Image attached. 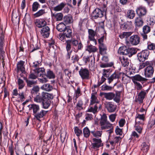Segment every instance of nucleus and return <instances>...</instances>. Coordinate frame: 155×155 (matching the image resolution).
Returning <instances> with one entry per match:
<instances>
[{
	"mask_svg": "<svg viewBox=\"0 0 155 155\" xmlns=\"http://www.w3.org/2000/svg\"><path fill=\"white\" fill-rule=\"evenodd\" d=\"M52 94L42 92L41 95H37L34 99V101L36 102H42L43 107L45 109L48 108L51 104L50 99L53 98Z\"/></svg>",
	"mask_w": 155,
	"mask_h": 155,
	"instance_id": "f257e3e1",
	"label": "nucleus"
},
{
	"mask_svg": "<svg viewBox=\"0 0 155 155\" xmlns=\"http://www.w3.org/2000/svg\"><path fill=\"white\" fill-rule=\"evenodd\" d=\"M91 95V102L88 112H92L94 114L97 112V107L96 105H94L95 103H98L99 101L96 97V93H92Z\"/></svg>",
	"mask_w": 155,
	"mask_h": 155,
	"instance_id": "f03ea898",
	"label": "nucleus"
},
{
	"mask_svg": "<svg viewBox=\"0 0 155 155\" xmlns=\"http://www.w3.org/2000/svg\"><path fill=\"white\" fill-rule=\"evenodd\" d=\"M65 28L63 32L60 33L58 35L59 39L63 42L66 41L65 37L70 38L72 37V30L70 26H67Z\"/></svg>",
	"mask_w": 155,
	"mask_h": 155,
	"instance_id": "7ed1b4c3",
	"label": "nucleus"
},
{
	"mask_svg": "<svg viewBox=\"0 0 155 155\" xmlns=\"http://www.w3.org/2000/svg\"><path fill=\"white\" fill-rule=\"evenodd\" d=\"M118 52L120 54L125 55H128L131 57L136 54V51L134 48H127L126 46H123L119 48Z\"/></svg>",
	"mask_w": 155,
	"mask_h": 155,
	"instance_id": "20e7f679",
	"label": "nucleus"
},
{
	"mask_svg": "<svg viewBox=\"0 0 155 155\" xmlns=\"http://www.w3.org/2000/svg\"><path fill=\"white\" fill-rule=\"evenodd\" d=\"M100 124L102 130L111 128L112 125V124L107 121V117L105 114H103L101 116Z\"/></svg>",
	"mask_w": 155,
	"mask_h": 155,
	"instance_id": "39448f33",
	"label": "nucleus"
},
{
	"mask_svg": "<svg viewBox=\"0 0 155 155\" xmlns=\"http://www.w3.org/2000/svg\"><path fill=\"white\" fill-rule=\"evenodd\" d=\"M71 46L74 49V51L75 52H78L79 50L83 48V45L81 43H79L78 40L74 38H72L71 40Z\"/></svg>",
	"mask_w": 155,
	"mask_h": 155,
	"instance_id": "423d86ee",
	"label": "nucleus"
},
{
	"mask_svg": "<svg viewBox=\"0 0 155 155\" xmlns=\"http://www.w3.org/2000/svg\"><path fill=\"white\" fill-rule=\"evenodd\" d=\"M149 53V51L147 50L142 51L137 54L138 59L140 61H144L147 59Z\"/></svg>",
	"mask_w": 155,
	"mask_h": 155,
	"instance_id": "0eeeda50",
	"label": "nucleus"
},
{
	"mask_svg": "<svg viewBox=\"0 0 155 155\" xmlns=\"http://www.w3.org/2000/svg\"><path fill=\"white\" fill-rule=\"evenodd\" d=\"M105 107L109 112L112 113L115 111L116 109L117 105L114 103L110 102H106L105 104Z\"/></svg>",
	"mask_w": 155,
	"mask_h": 155,
	"instance_id": "6e6552de",
	"label": "nucleus"
},
{
	"mask_svg": "<svg viewBox=\"0 0 155 155\" xmlns=\"http://www.w3.org/2000/svg\"><path fill=\"white\" fill-rule=\"evenodd\" d=\"M154 72L153 67L151 66H149L144 69V75L146 78H151L153 76Z\"/></svg>",
	"mask_w": 155,
	"mask_h": 155,
	"instance_id": "1a4fd4ad",
	"label": "nucleus"
},
{
	"mask_svg": "<svg viewBox=\"0 0 155 155\" xmlns=\"http://www.w3.org/2000/svg\"><path fill=\"white\" fill-rule=\"evenodd\" d=\"M104 12H102L98 8H96L91 14V17L93 18L96 19L97 18H101L103 16Z\"/></svg>",
	"mask_w": 155,
	"mask_h": 155,
	"instance_id": "9d476101",
	"label": "nucleus"
},
{
	"mask_svg": "<svg viewBox=\"0 0 155 155\" xmlns=\"http://www.w3.org/2000/svg\"><path fill=\"white\" fill-rule=\"evenodd\" d=\"M40 33L42 37L44 38H47L49 36L50 34V29L48 26L42 28L41 29Z\"/></svg>",
	"mask_w": 155,
	"mask_h": 155,
	"instance_id": "9b49d317",
	"label": "nucleus"
},
{
	"mask_svg": "<svg viewBox=\"0 0 155 155\" xmlns=\"http://www.w3.org/2000/svg\"><path fill=\"white\" fill-rule=\"evenodd\" d=\"M93 143L92 144V147L94 149L102 147L103 144L101 139H97L95 138L93 139Z\"/></svg>",
	"mask_w": 155,
	"mask_h": 155,
	"instance_id": "f8f14e48",
	"label": "nucleus"
},
{
	"mask_svg": "<svg viewBox=\"0 0 155 155\" xmlns=\"http://www.w3.org/2000/svg\"><path fill=\"white\" fill-rule=\"evenodd\" d=\"M148 90H142L139 93L138 95V97L137 99V101L139 102L140 103H141L143 102V99L146 94L148 93Z\"/></svg>",
	"mask_w": 155,
	"mask_h": 155,
	"instance_id": "ddd939ff",
	"label": "nucleus"
},
{
	"mask_svg": "<svg viewBox=\"0 0 155 155\" xmlns=\"http://www.w3.org/2000/svg\"><path fill=\"white\" fill-rule=\"evenodd\" d=\"M136 12L137 14L140 17L146 15L147 11L145 7L141 6L136 9Z\"/></svg>",
	"mask_w": 155,
	"mask_h": 155,
	"instance_id": "4468645a",
	"label": "nucleus"
},
{
	"mask_svg": "<svg viewBox=\"0 0 155 155\" xmlns=\"http://www.w3.org/2000/svg\"><path fill=\"white\" fill-rule=\"evenodd\" d=\"M144 118L145 114H137L135 118V124L142 125L143 124V121Z\"/></svg>",
	"mask_w": 155,
	"mask_h": 155,
	"instance_id": "2eb2a0df",
	"label": "nucleus"
},
{
	"mask_svg": "<svg viewBox=\"0 0 155 155\" xmlns=\"http://www.w3.org/2000/svg\"><path fill=\"white\" fill-rule=\"evenodd\" d=\"M89 38L90 41L92 42V44L96 45L97 42L96 39L94 38V36L96 34V32L92 29H89Z\"/></svg>",
	"mask_w": 155,
	"mask_h": 155,
	"instance_id": "dca6fc26",
	"label": "nucleus"
},
{
	"mask_svg": "<svg viewBox=\"0 0 155 155\" xmlns=\"http://www.w3.org/2000/svg\"><path fill=\"white\" fill-rule=\"evenodd\" d=\"M35 24L37 27L41 28L47 26V22L44 19L40 18L36 20Z\"/></svg>",
	"mask_w": 155,
	"mask_h": 155,
	"instance_id": "f3484780",
	"label": "nucleus"
},
{
	"mask_svg": "<svg viewBox=\"0 0 155 155\" xmlns=\"http://www.w3.org/2000/svg\"><path fill=\"white\" fill-rule=\"evenodd\" d=\"M129 41L131 44L136 45L139 43L140 38L137 35H132L130 37Z\"/></svg>",
	"mask_w": 155,
	"mask_h": 155,
	"instance_id": "a211bd4d",
	"label": "nucleus"
},
{
	"mask_svg": "<svg viewBox=\"0 0 155 155\" xmlns=\"http://www.w3.org/2000/svg\"><path fill=\"white\" fill-rule=\"evenodd\" d=\"M40 90V87L38 85H34L33 86L32 89L31 90V93L32 97H36L37 95L40 94L38 93Z\"/></svg>",
	"mask_w": 155,
	"mask_h": 155,
	"instance_id": "6ab92c4d",
	"label": "nucleus"
},
{
	"mask_svg": "<svg viewBox=\"0 0 155 155\" xmlns=\"http://www.w3.org/2000/svg\"><path fill=\"white\" fill-rule=\"evenodd\" d=\"M28 107H29V111L33 110L34 115L37 113L40 110L39 106L34 104H30L28 106Z\"/></svg>",
	"mask_w": 155,
	"mask_h": 155,
	"instance_id": "aec40b11",
	"label": "nucleus"
},
{
	"mask_svg": "<svg viewBox=\"0 0 155 155\" xmlns=\"http://www.w3.org/2000/svg\"><path fill=\"white\" fill-rule=\"evenodd\" d=\"M119 59L122 66L124 67H127L128 66L130 60L126 56L120 57Z\"/></svg>",
	"mask_w": 155,
	"mask_h": 155,
	"instance_id": "412c9836",
	"label": "nucleus"
},
{
	"mask_svg": "<svg viewBox=\"0 0 155 155\" xmlns=\"http://www.w3.org/2000/svg\"><path fill=\"white\" fill-rule=\"evenodd\" d=\"M131 79L133 82L134 83V82L146 81L147 79L144 78L142 77L139 74H137L134 76L131 77Z\"/></svg>",
	"mask_w": 155,
	"mask_h": 155,
	"instance_id": "4be33fe9",
	"label": "nucleus"
},
{
	"mask_svg": "<svg viewBox=\"0 0 155 155\" xmlns=\"http://www.w3.org/2000/svg\"><path fill=\"white\" fill-rule=\"evenodd\" d=\"M48 111H46L44 110H42L40 112L37 113L36 114H34V117L37 120L41 121L40 118H42L45 115Z\"/></svg>",
	"mask_w": 155,
	"mask_h": 155,
	"instance_id": "5701e85b",
	"label": "nucleus"
},
{
	"mask_svg": "<svg viewBox=\"0 0 155 155\" xmlns=\"http://www.w3.org/2000/svg\"><path fill=\"white\" fill-rule=\"evenodd\" d=\"M5 33L2 27H0V48L3 47L4 46Z\"/></svg>",
	"mask_w": 155,
	"mask_h": 155,
	"instance_id": "b1692460",
	"label": "nucleus"
},
{
	"mask_svg": "<svg viewBox=\"0 0 155 155\" xmlns=\"http://www.w3.org/2000/svg\"><path fill=\"white\" fill-rule=\"evenodd\" d=\"M79 72L80 75L83 80L87 79V68H81Z\"/></svg>",
	"mask_w": 155,
	"mask_h": 155,
	"instance_id": "393cba45",
	"label": "nucleus"
},
{
	"mask_svg": "<svg viewBox=\"0 0 155 155\" xmlns=\"http://www.w3.org/2000/svg\"><path fill=\"white\" fill-rule=\"evenodd\" d=\"M34 71L37 73L38 74L40 75V76L44 77L45 75V69L44 68H36L33 70Z\"/></svg>",
	"mask_w": 155,
	"mask_h": 155,
	"instance_id": "a878e982",
	"label": "nucleus"
},
{
	"mask_svg": "<svg viewBox=\"0 0 155 155\" xmlns=\"http://www.w3.org/2000/svg\"><path fill=\"white\" fill-rule=\"evenodd\" d=\"M149 146L145 143H143L141 145V152L143 153V155H145L149 149Z\"/></svg>",
	"mask_w": 155,
	"mask_h": 155,
	"instance_id": "bb28decb",
	"label": "nucleus"
},
{
	"mask_svg": "<svg viewBox=\"0 0 155 155\" xmlns=\"http://www.w3.org/2000/svg\"><path fill=\"white\" fill-rule=\"evenodd\" d=\"M72 20V17L70 14H68L65 16L63 18V21L66 24H68L71 23Z\"/></svg>",
	"mask_w": 155,
	"mask_h": 155,
	"instance_id": "cd10ccee",
	"label": "nucleus"
},
{
	"mask_svg": "<svg viewBox=\"0 0 155 155\" xmlns=\"http://www.w3.org/2000/svg\"><path fill=\"white\" fill-rule=\"evenodd\" d=\"M24 80H25L27 83V86L29 87H33L34 85L37 84V81L28 80L27 78H24Z\"/></svg>",
	"mask_w": 155,
	"mask_h": 155,
	"instance_id": "c85d7f7f",
	"label": "nucleus"
},
{
	"mask_svg": "<svg viewBox=\"0 0 155 155\" xmlns=\"http://www.w3.org/2000/svg\"><path fill=\"white\" fill-rule=\"evenodd\" d=\"M44 77H46L47 78L49 79H54L55 77V76L53 71L50 69H48L47 71V73H45V75Z\"/></svg>",
	"mask_w": 155,
	"mask_h": 155,
	"instance_id": "c756f323",
	"label": "nucleus"
},
{
	"mask_svg": "<svg viewBox=\"0 0 155 155\" xmlns=\"http://www.w3.org/2000/svg\"><path fill=\"white\" fill-rule=\"evenodd\" d=\"M104 97L106 99L111 100L115 97V94L112 92L103 93Z\"/></svg>",
	"mask_w": 155,
	"mask_h": 155,
	"instance_id": "7c9ffc66",
	"label": "nucleus"
},
{
	"mask_svg": "<svg viewBox=\"0 0 155 155\" xmlns=\"http://www.w3.org/2000/svg\"><path fill=\"white\" fill-rule=\"evenodd\" d=\"M53 88L52 86L50 85V84H44L41 86V88L46 91H49L52 90Z\"/></svg>",
	"mask_w": 155,
	"mask_h": 155,
	"instance_id": "2f4dec72",
	"label": "nucleus"
},
{
	"mask_svg": "<svg viewBox=\"0 0 155 155\" xmlns=\"http://www.w3.org/2000/svg\"><path fill=\"white\" fill-rule=\"evenodd\" d=\"M119 76L117 73L116 72L114 73L111 76L108 78V82L109 84H110L114 79L119 78Z\"/></svg>",
	"mask_w": 155,
	"mask_h": 155,
	"instance_id": "473e14b6",
	"label": "nucleus"
},
{
	"mask_svg": "<svg viewBox=\"0 0 155 155\" xmlns=\"http://www.w3.org/2000/svg\"><path fill=\"white\" fill-rule=\"evenodd\" d=\"M25 61L22 60H20L18 62L17 64V72H18L19 71L21 70L23 68L25 69V67L24 65L25 64Z\"/></svg>",
	"mask_w": 155,
	"mask_h": 155,
	"instance_id": "72a5a7b5",
	"label": "nucleus"
},
{
	"mask_svg": "<svg viewBox=\"0 0 155 155\" xmlns=\"http://www.w3.org/2000/svg\"><path fill=\"white\" fill-rule=\"evenodd\" d=\"M30 47L29 51L30 52H33L40 48V47L38 46V43L35 45L33 44H31Z\"/></svg>",
	"mask_w": 155,
	"mask_h": 155,
	"instance_id": "f704fd0d",
	"label": "nucleus"
},
{
	"mask_svg": "<svg viewBox=\"0 0 155 155\" xmlns=\"http://www.w3.org/2000/svg\"><path fill=\"white\" fill-rule=\"evenodd\" d=\"M66 27L65 24L61 22L58 25L56 26V28L60 32H63Z\"/></svg>",
	"mask_w": 155,
	"mask_h": 155,
	"instance_id": "c9c22d12",
	"label": "nucleus"
},
{
	"mask_svg": "<svg viewBox=\"0 0 155 155\" xmlns=\"http://www.w3.org/2000/svg\"><path fill=\"white\" fill-rule=\"evenodd\" d=\"M143 21L142 19L140 17H137L135 20V24L137 27H140L143 25Z\"/></svg>",
	"mask_w": 155,
	"mask_h": 155,
	"instance_id": "e433bc0d",
	"label": "nucleus"
},
{
	"mask_svg": "<svg viewBox=\"0 0 155 155\" xmlns=\"http://www.w3.org/2000/svg\"><path fill=\"white\" fill-rule=\"evenodd\" d=\"M66 4L64 2H62L54 8L53 10L55 11H61L64 7Z\"/></svg>",
	"mask_w": 155,
	"mask_h": 155,
	"instance_id": "4c0bfd02",
	"label": "nucleus"
},
{
	"mask_svg": "<svg viewBox=\"0 0 155 155\" xmlns=\"http://www.w3.org/2000/svg\"><path fill=\"white\" fill-rule=\"evenodd\" d=\"M100 51L101 54H104L106 53L107 50L106 47L104 44L99 45Z\"/></svg>",
	"mask_w": 155,
	"mask_h": 155,
	"instance_id": "58836bf2",
	"label": "nucleus"
},
{
	"mask_svg": "<svg viewBox=\"0 0 155 155\" xmlns=\"http://www.w3.org/2000/svg\"><path fill=\"white\" fill-rule=\"evenodd\" d=\"M135 14L134 11L132 10H129L127 14V17L130 19H133L135 17Z\"/></svg>",
	"mask_w": 155,
	"mask_h": 155,
	"instance_id": "ea45409f",
	"label": "nucleus"
},
{
	"mask_svg": "<svg viewBox=\"0 0 155 155\" xmlns=\"http://www.w3.org/2000/svg\"><path fill=\"white\" fill-rule=\"evenodd\" d=\"M40 5L39 3L37 2H34L32 5V11L36 12L38 10V9L40 7Z\"/></svg>",
	"mask_w": 155,
	"mask_h": 155,
	"instance_id": "a19ab883",
	"label": "nucleus"
},
{
	"mask_svg": "<svg viewBox=\"0 0 155 155\" xmlns=\"http://www.w3.org/2000/svg\"><path fill=\"white\" fill-rule=\"evenodd\" d=\"M45 13V9H41L39 10L37 12L34 14L35 17H39Z\"/></svg>",
	"mask_w": 155,
	"mask_h": 155,
	"instance_id": "79ce46f5",
	"label": "nucleus"
},
{
	"mask_svg": "<svg viewBox=\"0 0 155 155\" xmlns=\"http://www.w3.org/2000/svg\"><path fill=\"white\" fill-rule=\"evenodd\" d=\"M18 89H19L23 88L25 85L23 81L20 78L18 79Z\"/></svg>",
	"mask_w": 155,
	"mask_h": 155,
	"instance_id": "37998d69",
	"label": "nucleus"
},
{
	"mask_svg": "<svg viewBox=\"0 0 155 155\" xmlns=\"http://www.w3.org/2000/svg\"><path fill=\"white\" fill-rule=\"evenodd\" d=\"M65 44L66 45V49L68 52L70 51L71 49V41L69 40L66 41Z\"/></svg>",
	"mask_w": 155,
	"mask_h": 155,
	"instance_id": "c03bdc74",
	"label": "nucleus"
},
{
	"mask_svg": "<svg viewBox=\"0 0 155 155\" xmlns=\"http://www.w3.org/2000/svg\"><path fill=\"white\" fill-rule=\"evenodd\" d=\"M91 133L94 137H101L102 134V132L100 131H91Z\"/></svg>",
	"mask_w": 155,
	"mask_h": 155,
	"instance_id": "a18cd8bd",
	"label": "nucleus"
},
{
	"mask_svg": "<svg viewBox=\"0 0 155 155\" xmlns=\"http://www.w3.org/2000/svg\"><path fill=\"white\" fill-rule=\"evenodd\" d=\"M74 131L77 137H79L81 134H82V132L81 130L79 129L77 127H75L74 128Z\"/></svg>",
	"mask_w": 155,
	"mask_h": 155,
	"instance_id": "49530a36",
	"label": "nucleus"
},
{
	"mask_svg": "<svg viewBox=\"0 0 155 155\" xmlns=\"http://www.w3.org/2000/svg\"><path fill=\"white\" fill-rule=\"evenodd\" d=\"M140 124H135L134 126L135 130L139 134H141L142 129L141 126Z\"/></svg>",
	"mask_w": 155,
	"mask_h": 155,
	"instance_id": "de8ad7c7",
	"label": "nucleus"
},
{
	"mask_svg": "<svg viewBox=\"0 0 155 155\" xmlns=\"http://www.w3.org/2000/svg\"><path fill=\"white\" fill-rule=\"evenodd\" d=\"M112 87L110 86H108L106 84H104L101 86V90L102 91H111Z\"/></svg>",
	"mask_w": 155,
	"mask_h": 155,
	"instance_id": "09e8293b",
	"label": "nucleus"
},
{
	"mask_svg": "<svg viewBox=\"0 0 155 155\" xmlns=\"http://www.w3.org/2000/svg\"><path fill=\"white\" fill-rule=\"evenodd\" d=\"M57 21H61L62 20L63 15L61 13H59L55 15Z\"/></svg>",
	"mask_w": 155,
	"mask_h": 155,
	"instance_id": "8fccbe9b",
	"label": "nucleus"
},
{
	"mask_svg": "<svg viewBox=\"0 0 155 155\" xmlns=\"http://www.w3.org/2000/svg\"><path fill=\"white\" fill-rule=\"evenodd\" d=\"M110 69H104L102 77H105L106 78L108 77L110 74Z\"/></svg>",
	"mask_w": 155,
	"mask_h": 155,
	"instance_id": "3c124183",
	"label": "nucleus"
},
{
	"mask_svg": "<svg viewBox=\"0 0 155 155\" xmlns=\"http://www.w3.org/2000/svg\"><path fill=\"white\" fill-rule=\"evenodd\" d=\"M143 33H148L150 31V28L147 25H145L143 27Z\"/></svg>",
	"mask_w": 155,
	"mask_h": 155,
	"instance_id": "603ef678",
	"label": "nucleus"
},
{
	"mask_svg": "<svg viewBox=\"0 0 155 155\" xmlns=\"http://www.w3.org/2000/svg\"><path fill=\"white\" fill-rule=\"evenodd\" d=\"M147 48L150 50H153L155 49V43L149 42L148 43Z\"/></svg>",
	"mask_w": 155,
	"mask_h": 155,
	"instance_id": "864d4df0",
	"label": "nucleus"
},
{
	"mask_svg": "<svg viewBox=\"0 0 155 155\" xmlns=\"http://www.w3.org/2000/svg\"><path fill=\"white\" fill-rule=\"evenodd\" d=\"M96 48L94 46L92 45L88 46V51L90 52H95L96 51Z\"/></svg>",
	"mask_w": 155,
	"mask_h": 155,
	"instance_id": "5fc2aeb1",
	"label": "nucleus"
},
{
	"mask_svg": "<svg viewBox=\"0 0 155 155\" xmlns=\"http://www.w3.org/2000/svg\"><path fill=\"white\" fill-rule=\"evenodd\" d=\"M8 152L10 153V155H14V150L13 145L11 144L8 147Z\"/></svg>",
	"mask_w": 155,
	"mask_h": 155,
	"instance_id": "6e6d98bb",
	"label": "nucleus"
},
{
	"mask_svg": "<svg viewBox=\"0 0 155 155\" xmlns=\"http://www.w3.org/2000/svg\"><path fill=\"white\" fill-rule=\"evenodd\" d=\"M134 84L135 87L137 90H139L142 89V86L140 83L138 82H134Z\"/></svg>",
	"mask_w": 155,
	"mask_h": 155,
	"instance_id": "4d7b16f0",
	"label": "nucleus"
},
{
	"mask_svg": "<svg viewBox=\"0 0 155 155\" xmlns=\"http://www.w3.org/2000/svg\"><path fill=\"white\" fill-rule=\"evenodd\" d=\"M115 132L117 135H121L122 134V129L120 128L117 126L116 128Z\"/></svg>",
	"mask_w": 155,
	"mask_h": 155,
	"instance_id": "13d9d810",
	"label": "nucleus"
},
{
	"mask_svg": "<svg viewBox=\"0 0 155 155\" xmlns=\"http://www.w3.org/2000/svg\"><path fill=\"white\" fill-rule=\"evenodd\" d=\"M2 133H3V137L5 139H7V138L9 139L8 137V129L7 128H6L5 130H3Z\"/></svg>",
	"mask_w": 155,
	"mask_h": 155,
	"instance_id": "bf43d9fd",
	"label": "nucleus"
},
{
	"mask_svg": "<svg viewBox=\"0 0 155 155\" xmlns=\"http://www.w3.org/2000/svg\"><path fill=\"white\" fill-rule=\"evenodd\" d=\"M82 101H79L77 104V109L79 110L82 109Z\"/></svg>",
	"mask_w": 155,
	"mask_h": 155,
	"instance_id": "052dcab7",
	"label": "nucleus"
},
{
	"mask_svg": "<svg viewBox=\"0 0 155 155\" xmlns=\"http://www.w3.org/2000/svg\"><path fill=\"white\" fill-rule=\"evenodd\" d=\"M56 0H50L49 2V3H47V4L49 7L52 8L56 3Z\"/></svg>",
	"mask_w": 155,
	"mask_h": 155,
	"instance_id": "680f3d73",
	"label": "nucleus"
},
{
	"mask_svg": "<svg viewBox=\"0 0 155 155\" xmlns=\"http://www.w3.org/2000/svg\"><path fill=\"white\" fill-rule=\"evenodd\" d=\"M79 57L78 54H75L74 56H73L71 57V60L73 61L72 62L74 63L78 62L79 60Z\"/></svg>",
	"mask_w": 155,
	"mask_h": 155,
	"instance_id": "e2e57ef3",
	"label": "nucleus"
},
{
	"mask_svg": "<svg viewBox=\"0 0 155 155\" xmlns=\"http://www.w3.org/2000/svg\"><path fill=\"white\" fill-rule=\"evenodd\" d=\"M116 114H111L109 116V118L110 120L112 122H114L116 118Z\"/></svg>",
	"mask_w": 155,
	"mask_h": 155,
	"instance_id": "0e129e2a",
	"label": "nucleus"
},
{
	"mask_svg": "<svg viewBox=\"0 0 155 155\" xmlns=\"http://www.w3.org/2000/svg\"><path fill=\"white\" fill-rule=\"evenodd\" d=\"M37 78V76L33 73H31L28 76L29 79H35Z\"/></svg>",
	"mask_w": 155,
	"mask_h": 155,
	"instance_id": "69168bd1",
	"label": "nucleus"
},
{
	"mask_svg": "<svg viewBox=\"0 0 155 155\" xmlns=\"http://www.w3.org/2000/svg\"><path fill=\"white\" fill-rule=\"evenodd\" d=\"M18 95L19 96L20 100L21 102L23 101L25 99V97L24 93L23 92L18 94Z\"/></svg>",
	"mask_w": 155,
	"mask_h": 155,
	"instance_id": "338daca9",
	"label": "nucleus"
},
{
	"mask_svg": "<svg viewBox=\"0 0 155 155\" xmlns=\"http://www.w3.org/2000/svg\"><path fill=\"white\" fill-rule=\"evenodd\" d=\"M99 29L100 31H102L103 32V34L105 33V31L104 29V23L103 22H101V25L99 27Z\"/></svg>",
	"mask_w": 155,
	"mask_h": 155,
	"instance_id": "774afa93",
	"label": "nucleus"
}]
</instances>
